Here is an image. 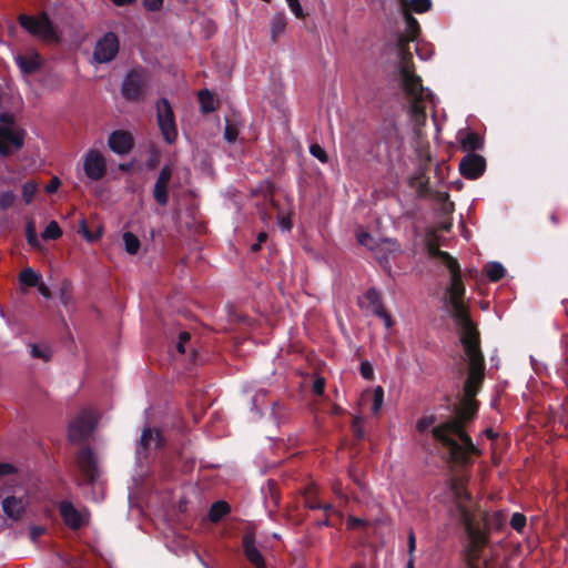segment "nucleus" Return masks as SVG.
I'll return each instance as SVG.
<instances>
[{"label": "nucleus", "instance_id": "0e129e2a", "mask_svg": "<svg viewBox=\"0 0 568 568\" xmlns=\"http://www.w3.org/2000/svg\"><path fill=\"white\" fill-rule=\"evenodd\" d=\"M266 237L267 236H266L265 233H260L257 240H258L260 243H262V242L266 241Z\"/></svg>", "mask_w": 568, "mask_h": 568}, {"label": "nucleus", "instance_id": "13d9d810", "mask_svg": "<svg viewBox=\"0 0 568 568\" xmlns=\"http://www.w3.org/2000/svg\"><path fill=\"white\" fill-rule=\"evenodd\" d=\"M484 435L491 440H495L498 437V434L494 432L493 428H486L484 430Z\"/></svg>", "mask_w": 568, "mask_h": 568}, {"label": "nucleus", "instance_id": "8fccbe9b", "mask_svg": "<svg viewBox=\"0 0 568 568\" xmlns=\"http://www.w3.org/2000/svg\"><path fill=\"white\" fill-rule=\"evenodd\" d=\"M278 227L283 231V232H288L292 227V221L290 219V216H281L278 219Z\"/></svg>", "mask_w": 568, "mask_h": 568}, {"label": "nucleus", "instance_id": "a878e982", "mask_svg": "<svg viewBox=\"0 0 568 568\" xmlns=\"http://www.w3.org/2000/svg\"><path fill=\"white\" fill-rule=\"evenodd\" d=\"M460 145L463 151L475 153V151L483 149L484 140L477 132L469 131L460 138Z\"/></svg>", "mask_w": 568, "mask_h": 568}, {"label": "nucleus", "instance_id": "864d4df0", "mask_svg": "<svg viewBox=\"0 0 568 568\" xmlns=\"http://www.w3.org/2000/svg\"><path fill=\"white\" fill-rule=\"evenodd\" d=\"M14 467L11 464L0 463V475H9L14 471Z\"/></svg>", "mask_w": 568, "mask_h": 568}, {"label": "nucleus", "instance_id": "ddd939ff", "mask_svg": "<svg viewBox=\"0 0 568 568\" xmlns=\"http://www.w3.org/2000/svg\"><path fill=\"white\" fill-rule=\"evenodd\" d=\"M29 504L30 499L27 491L21 494L14 491L3 498L2 510L8 519L16 523L23 518Z\"/></svg>", "mask_w": 568, "mask_h": 568}, {"label": "nucleus", "instance_id": "f8f14e48", "mask_svg": "<svg viewBox=\"0 0 568 568\" xmlns=\"http://www.w3.org/2000/svg\"><path fill=\"white\" fill-rule=\"evenodd\" d=\"M357 240L359 244L368 247L376 260L379 262V264L384 267L386 272L389 271L390 264H389V253H390V244L388 240L384 239L381 241H377L373 239V236L366 232H361L357 234Z\"/></svg>", "mask_w": 568, "mask_h": 568}, {"label": "nucleus", "instance_id": "c756f323", "mask_svg": "<svg viewBox=\"0 0 568 568\" xmlns=\"http://www.w3.org/2000/svg\"><path fill=\"white\" fill-rule=\"evenodd\" d=\"M485 272L490 282H498L506 275V268L499 262H489L485 265Z\"/></svg>", "mask_w": 568, "mask_h": 568}, {"label": "nucleus", "instance_id": "393cba45", "mask_svg": "<svg viewBox=\"0 0 568 568\" xmlns=\"http://www.w3.org/2000/svg\"><path fill=\"white\" fill-rule=\"evenodd\" d=\"M14 61L24 74L32 73L40 67V57L33 51L24 55L17 54Z\"/></svg>", "mask_w": 568, "mask_h": 568}, {"label": "nucleus", "instance_id": "c9c22d12", "mask_svg": "<svg viewBox=\"0 0 568 568\" xmlns=\"http://www.w3.org/2000/svg\"><path fill=\"white\" fill-rule=\"evenodd\" d=\"M199 100L204 112H211L214 110L213 97L209 90L201 91Z\"/></svg>", "mask_w": 568, "mask_h": 568}, {"label": "nucleus", "instance_id": "473e14b6", "mask_svg": "<svg viewBox=\"0 0 568 568\" xmlns=\"http://www.w3.org/2000/svg\"><path fill=\"white\" fill-rule=\"evenodd\" d=\"M30 353L32 357H37L47 362L51 358V348L45 344H32L30 345Z\"/></svg>", "mask_w": 568, "mask_h": 568}, {"label": "nucleus", "instance_id": "1a4fd4ad", "mask_svg": "<svg viewBox=\"0 0 568 568\" xmlns=\"http://www.w3.org/2000/svg\"><path fill=\"white\" fill-rule=\"evenodd\" d=\"M158 124L168 143H173L178 138V130L173 110L166 99H161L156 103Z\"/></svg>", "mask_w": 568, "mask_h": 568}, {"label": "nucleus", "instance_id": "b1692460", "mask_svg": "<svg viewBox=\"0 0 568 568\" xmlns=\"http://www.w3.org/2000/svg\"><path fill=\"white\" fill-rule=\"evenodd\" d=\"M384 402V390L381 386L375 387L373 390H365L362 395V404L369 405L373 414H377Z\"/></svg>", "mask_w": 568, "mask_h": 568}, {"label": "nucleus", "instance_id": "9d476101", "mask_svg": "<svg viewBox=\"0 0 568 568\" xmlns=\"http://www.w3.org/2000/svg\"><path fill=\"white\" fill-rule=\"evenodd\" d=\"M146 85V72L143 70H132L125 75L121 92L126 100L139 101L143 98Z\"/></svg>", "mask_w": 568, "mask_h": 568}, {"label": "nucleus", "instance_id": "bf43d9fd", "mask_svg": "<svg viewBox=\"0 0 568 568\" xmlns=\"http://www.w3.org/2000/svg\"><path fill=\"white\" fill-rule=\"evenodd\" d=\"M549 220H550V222H551L554 225H556V226H557V225H559V223H560V219H559V215H558V213H557V212H551V213L549 214Z\"/></svg>", "mask_w": 568, "mask_h": 568}, {"label": "nucleus", "instance_id": "c85d7f7f", "mask_svg": "<svg viewBox=\"0 0 568 568\" xmlns=\"http://www.w3.org/2000/svg\"><path fill=\"white\" fill-rule=\"evenodd\" d=\"M40 280L41 274L31 267L23 270L19 275V282L22 287H33L39 284Z\"/></svg>", "mask_w": 568, "mask_h": 568}, {"label": "nucleus", "instance_id": "9b49d317", "mask_svg": "<svg viewBox=\"0 0 568 568\" xmlns=\"http://www.w3.org/2000/svg\"><path fill=\"white\" fill-rule=\"evenodd\" d=\"M97 424V414L91 409L82 410L69 425V438L79 443L89 437Z\"/></svg>", "mask_w": 568, "mask_h": 568}, {"label": "nucleus", "instance_id": "ea45409f", "mask_svg": "<svg viewBox=\"0 0 568 568\" xmlns=\"http://www.w3.org/2000/svg\"><path fill=\"white\" fill-rule=\"evenodd\" d=\"M310 153L322 163H326L328 161L326 151L320 144H312L310 146Z\"/></svg>", "mask_w": 568, "mask_h": 568}, {"label": "nucleus", "instance_id": "72a5a7b5", "mask_svg": "<svg viewBox=\"0 0 568 568\" xmlns=\"http://www.w3.org/2000/svg\"><path fill=\"white\" fill-rule=\"evenodd\" d=\"M62 232L59 224L55 221H51L44 231L41 233L43 240H57L61 236Z\"/></svg>", "mask_w": 568, "mask_h": 568}, {"label": "nucleus", "instance_id": "680f3d73", "mask_svg": "<svg viewBox=\"0 0 568 568\" xmlns=\"http://www.w3.org/2000/svg\"><path fill=\"white\" fill-rule=\"evenodd\" d=\"M69 301H70V296L65 292H61V302L64 305H68Z\"/></svg>", "mask_w": 568, "mask_h": 568}, {"label": "nucleus", "instance_id": "f257e3e1", "mask_svg": "<svg viewBox=\"0 0 568 568\" xmlns=\"http://www.w3.org/2000/svg\"><path fill=\"white\" fill-rule=\"evenodd\" d=\"M399 13L403 19L404 29L398 31L396 42L393 41V50L398 55L397 81L408 102L407 112L414 124L417 136L420 135V128L425 125L427 114L425 99L430 95L428 89L423 85L422 78L416 73L413 54L409 43L417 41L422 28L413 13L428 12L432 0H398Z\"/></svg>", "mask_w": 568, "mask_h": 568}, {"label": "nucleus", "instance_id": "c03bdc74", "mask_svg": "<svg viewBox=\"0 0 568 568\" xmlns=\"http://www.w3.org/2000/svg\"><path fill=\"white\" fill-rule=\"evenodd\" d=\"M237 135L239 130L233 124L227 123L224 131V136L227 142L233 143L237 139Z\"/></svg>", "mask_w": 568, "mask_h": 568}, {"label": "nucleus", "instance_id": "7c9ffc66", "mask_svg": "<svg viewBox=\"0 0 568 568\" xmlns=\"http://www.w3.org/2000/svg\"><path fill=\"white\" fill-rule=\"evenodd\" d=\"M122 239L124 243V248L129 254L134 255L139 252L141 242L136 235H134L131 232H125Z\"/></svg>", "mask_w": 568, "mask_h": 568}, {"label": "nucleus", "instance_id": "f3484780", "mask_svg": "<svg viewBox=\"0 0 568 568\" xmlns=\"http://www.w3.org/2000/svg\"><path fill=\"white\" fill-rule=\"evenodd\" d=\"M359 304L363 308L378 316L384 322L386 328L390 326V317L383 308L381 295L376 290H368L359 300Z\"/></svg>", "mask_w": 568, "mask_h": 568}, {"label": "nucleus", "instance_id": "5701e85b", "mask_svg": "<svg viewBox=\"0 0 568 568\" xmlns=\"http://www.w3.org/2000/svg\"><path fill=\"white\" fill-rule=\"evenodd\" d=\"M426 248L429 257L439 260L446 267L456 263L457 260L453 257L448 252L439 248L438 239L435 234L432 235L426 242Z\"/></svg>", "mask_w": 568, "mask_h": 568}, {"label": "nucleus", "instance_id": "aec40b11", "mask_svg": "<svg viewBox=\"0 0 568 568\" xmlns=\"http://www.w3.org/2000/svg\"><path fill=\"white\" fill-rule=\"evenodd\" d=\"M60 514L64 523L73 529L80 528L88 521L87 514H82L79 510H77L74 506L69 501L61 503Z\"/></svg>", "mask_w": 568, "mask_h": 568}, {"label": "nucleus", "instance_id": "6e6d98bb", "mask_svg": "<svg viewBox=\"0 0 568 568\" xmlns=\"http://www.w3.org/2000/svg\"><path fill=\"white\" fill-rule=\"evenodd\" d=\"M415 547H416L415 535H414L413 530H410L409 535H408V550L410 554L415 550Z\"/></svg>", "mask_w": 568, "mask_h": 568}, {"label": "nucleus", "instance_id": "2f4dec72", "mask_svg": "<svg viewBox=\"0 0 568 568\" xmlns=\"http://www.w3.org/2000/svg\"><path fill=\"white\" fill-rule=\"evenodd\" d=\"M229 511H230V506L227 503L216 501L212 505L210 513H209V517H210L211 521L216 523Z\"/></svg>", "mask_w": 568, "mask_h": 568}, {"label": "nucleus", "instance_id": "79ce46f5", "mask_svg": "<svg viewBox=\"0 0 568 568\" xmlns=\"http://www.w3.org/2000/svg\"><path fill=\"white\" fill-rule=\"evenodd\" d=\"M142 2L145 10L158 12L162 9L164 0H142Z\"/></svg>", "mask_w": 568, "mask_h": 568}, {"label": "nucleus", "instance_id": "37998d69", "mask_svg": "<svg viewBox=\"0 0 568 568\" xmlns=\"http://www.w3.org/2000/svg\"><path fill=\"white\" fill-rule=\"evenodd\" d=\"M291 12L296 17V18H302L304 14H303V9H302V6L300 3V0H285Z\"/></svg>", "mask_w": 568, "mask_h": 568}, {"label": "nucleus", "instance_id": "603ef678", "mask_svg": "<svg viewBox=\"0 0 568 568\" xmlns=\"http://www.w3.org/2000/svg\"><path fill=\"white\" fill-rule=\"evenodd\" d=\"M44 532V528L40 526H31L30 527V539L31 541L36 542L39 536H41Z\"/></svg>", "mask_w": 568, "mask_h": 568}, {"label": "nucleus", "instance_id": "7ed1b4c3", "mask_svg": "<svg viewBox=\"0 0 568 568\" xmlns=\"http://www.w3.org/2000/svg\"><path fill=\"white\" fill-rule=\"evenodd\" d=\"M478 406L476 398L463 395L459 405L455 407L454 416L432 428L434 439L442 444L448 460L456 466L469 467L474 463L473 457L483 454L466 432V425L476 417Z\"/></svg>", "mask_w": 568, "mask_h": 568}, {"label": "nucleus", "instance_id": "dca6fc26", "mask_svg": "<svg viewBox=\"0 0 568 568\" xmlns=\"http://www.w3.org/2000/svg\"><path fill=\"white\" fill-rule=\"evenodd\" d=\"M485 170V158L476 153H467L459 162V172L468 180H476L480 178Z\"/></svg>", "mask_w": 568, "mask_h": 568}, {"label": "nucleus", "instance_id": "e433bc0d", "mask_svg": "<svg viewBox=\"0 0 568 568\" xmlns=\"http://www.w3.org/2000/svg\"><path fill=\"white\" fill-rule=\"evenodd\" d=\"M27 241L31 246L38 247L40 245L39 237L36 232L34 224L29 222L26 230Z\"/></svg>", "mask_w": 568, "mask_h": 568}, {"label": "nucleus", "instance_id": "412c9836", "mask_svg": "<svg viewBox=\"0 0 568 568\" xmlns=\"http://www.w3.org/2000/svg\"><path fill=\"white\" fill-rule=\"evenodd\" d=\"M172 178V168L169 165H165L162 168L159 178L154 185L153 195L155 201L161 204L165 205L168 203L169 196H168V185Z\"/></svg>", "mask_w": 568, "mask_h": 568}, {"label": "nucleus", "instance_id": "0eeeda50", "mask_svg": "<svg viewBox=\"0 0 568 568\" xmlns=\"http://www.w3.org/2000/svg\"><path fill=\"white\" fill-rule=\"evenodd\" d=\"M19 22L34 38L45 41L55 42L59 40V34L45 13L38 17L21 14Z\"/></svg>", "mask_w": 568, "mask_h": 568}, {"label": "nucleus", "instance_id": "cd10ccee", "mask_svg": "<svg viewBox=\"0 0 568 568\" xmlns=\"http://www.w3.org/2000/svg\"><path fill=\"white\" fill-rule=\"evenodd\" d=\"M287 26V19L285 17V13L277 12L275 13L270 22V29H271V39L273 42H276L278 38L285 32Z\"/></svg>", "mask_w": 568, "mask_h": 568}, {"label": "nucleus", "instance_id": "69168bd1", "mask_svg": "<svg viewBox=\"0 0 568 568\" xmlns=\"http://www.w3.org/2000/svg\"><path fill=\"white\" fill-rule=\"evenodd\" d=\"M136 465H138V467H140V468H141V470H142V473H141V474H138V477H141L142 475H144V474H145V470H144V460H142V465H141V466L139 465V463H138V462H136Z\"/></svg>", "mask_w": 568, "mask_h": 568}, {"label": "nucleus", "instance_id": "774afa93", "mask_svg": "<svg viewBox=\"0 0 568 568\" xmlns=\"http://www.w3.org/2000/svg\"><path fill=\"white\" fill-rule=\"evenodd\" d=\"M407 568H414V564H413L412 559H409V561L407 562Z\"/></svg>", "mask_w": 568, "mask_h": 568}, {"label": "nucleus", "instance_id": "4c0bfd02", "mask_svg": "<svg viewBox=\"0 0 568 568\" xmlns=\"http://www.w3.org/2000/svg\"><path fill=\"white\" fill-rule=\"evenodd\" d=\"M16 200H17V196L13 192H11V191L3 192L0 195V209L7 210V209L11 207L14 204Z\"/></svg>", "mask_w": 568, "mask_h": 568}, {"label": "nucleus", "instance_id": "49530a36", "mask_svg": "<svg viewBox=\"0 0 568 568\" xmlns=\"http://www.w3.org/2000/svg\"><path fill=\"white\" fill-rule=\"evenodd\" d=\"M364 525H365V521L363 519H361V518H357V517H348L347 521H346V526L349 529L361 528Z\"/></svg>", "mask_w": 568, "mask_h": 568}, {"label": "nucleus", "instance_id": "a18cd8bd", "mask_svg": "<svg viewBox=\"0 0 568 568\" xmlns=\"http://www.w3.org/2000/svg\"><path fill=\"white\" fill-rule=\"evenodd\" d=\"M361 374L365 379L373 378L374 369L369 362H363L361 364Z\"/></svg>", "mask_w": 568, "mask_h": 568}, {"label": "nucleus", "instance_id": "4be33fe9", "mask_svg": "<svg viewBox=\"0 0 568 568\" xmlns=\"http://www.w3.org/2000/svg\"><path fill=\"white\" fill-rule=\"evenodd\" d=\"M243 549L247 560L256 568H265V561L260 550L255 546L253 532H247L243 538Z\"/></svg>", "mask_w": 568, "mask_h": 568}, {"label": "nucleus", "instance_id": "6ab92c4d", "mask_svg": "<svg viewBox=\"0 0 568 568\" xmlns=\"http://www.w3.org/2000/svg\"><path fill=\"white\" fill-rule=\"evenodd\" d=\"M77 460L88 481L93 484L99 476L97 460L93 453L89 448H84L79 453Z\"/></svg>", "mask_w": 568, "mask_h": 568}, {"label": "nucleus", "instance_id": "e2e57ef3", "mask_svg": "<svg viewBox=\"0 0 568 568\" xmlns=\"http://www.w3.org/2000/svg\"><path fill=\"white\" fill-rule=\"evenodd\" d=\"M562 307H564V312L568 318V300L562 301Z\"/></svg>", "mask_w": 568, "mask_h": 568}, {"label": "nucleus", "instance_id": "a19ab883", "mask_svg": "<svg viewBox=\"0 0 568 568\" xmlns=\"http://www.w3.org/2000/svg\"><path fill=\"white\" fill-rule=\"evenodd\" d=\"M435 423H436L435 415L422 417L417 422V429H418V432H425L428 427L433 426Z\"/></svg>", "mask_w": 568, "mask_h": 568}, {"label": "nucleus", "instance_id": "20e7f679", "mask_svg": "<svg viewBox=\"0 0 568 568\" xmlns=\"http://www.w3.org/2000/svg\"><path fill=\"white\" fill-rule=\"evenodd\" d=\"M447 268L452 275L450 284L447 287L448 297H445L448 313L459 327V335L478 333L479 331L470 320L468 306L464 302L466 290L458 261L448 265Z\"/></svg>", "mask_w": 568, "mask_h": 568}, {"label": "nucleus", "instance_id": "2eb2a0df", "mask_svg": "<svg viewBox=\"0 0 568 568\" xmlns=\"http://www.w3.org/2000/svg\"><path fill=\"white\" fill-rule=\"evenodd\" d=\"M119 52V39L113 32L105 33L94 49V59L98 62L106 63L113 60Z\"/></svg>", "mask_w": 568, "mask_h": 568}, {"label": "nucleus", "instance_id": "de8ad7c7", "mask_svg": "<svg viewBox=\"0 0 568 568\" xmlns=\"http://www.w3.org/2000/svg\"><path fill=\"white\" fill-rule=\"evenodd\" d=\"M190 339V334L187 332H182L179 335V342L176 345V349L179 353L183 354L185 352L184 343H186Z\"/></svg>", "mask_w": 568, "mask_h": 568}, {"label": "nucleus", "instance_id": "58836bf2", "mask_svg": "<svg viewBox=\"0 0 568 568\" xmlns=\"http://www.w3.org/2000/svg\"><path fill=\"white\" fill-rule=\"evenodd\" d=\"M510 526L516 531H521L526 526V516L520 513L513 514L510 518Z\"/></svg>", "mask_w": 568, "mask_h": 568}, {"label": "nucleus", "instance_id": "4468645a", "mask_svg": "<svg viewBox=\"0 0 568 568\" xmlns=\"http://www.w3.org/2000/svg\"><path fill=\"white\" fill-rule=\"evenodd\" d=\"M163 439L158 429L144 427L139 444L136 446V460L142 465V460H146L149 455L162 446Z\"/></svg>", "mask_w": 568, "mask_h": 568}, {"label": "nucleus", "instance_id": "5fc2aeb1", "mask_svg": "<svg viewBox=\"0 0 568 568\" xmlns=\"http://www.w3.org/2000/svg\"><path fill=\"white\" fill-rule=\"evenodd\" d=\"M36 286L38 287L39 293L43 297H45V298L50 297V290L44 283L41 282V280L39 281V284Z\"/></svg>", "mask_w": 568, "mask_h": 568}, {"label": "nucleus", "instance_id": "bb28decb", "mask_svg": "<svg viewBox=\"0 0 568 568\" xmlns=\"http://www.w3.org/2000/svg\"><path fill=\"white\" fill-rule=\"evenodd\" d=\"M409 186L416 191L418 197L429 194V181L424 172H418L409 179Z\"/></svg>", "mask_w": 568, "mask_h": 568}, {"label": "nucleus", "instance_id": "39448f33", "mask_svg": "<svg viewBox=\"0 0 568 568\" xmlns=\"http://www.w3.org/2000/svg\"><path fill=\"white\" fill-rule=\"evenodd\" d=\"M462 346L468 362L467 377L464 383V396L476 398L480 392L485 378V358L480 348V335L470 333L459 335Z\"/></svg>", "mask_w": 568, "mask_h": 568}, {"label": "nucleus", "instance_id": "f704fd0d", "mask_svg": "<svg viewBox=\"0 0 568 568\" xmlns=\"http://www.w3.org/2000/svg\"><path fill=\"white\" fill-rule=\"evenodd\" d=\"M38 192V184L34 181H27L22 185V196L26 204H30Z\"/></svg>", "mask_w": 568, "mask_h": 568}, {"label": "nucleus", "instance_id": "a211bd4d", "mask_svg": "<svg viewBox=\"0 0 568 568\" xmlns=\"http://www.w3.org/2000/svg\"><path fill=\"white\" fill-rule=\"evenodd\" d=\"M108 145L115 154L123 155L131 151L133 138L129 132L118 130L110 134Z\"/></svg>", "mask_w": 568, "mask_h": 568}, {"label": "nucleus", "instance_id": "052dcab7", "mask_svg": "<svg viewBox=\"0 0 568 568\" xmlns=\"http://www.w3.org/2000/svg\"><path fill=\"white\" fill-rule=\"evenodd\" d=\"M135 0H112V2L118 7H124L132 4Z\"/></svg>", "mask_w": 568, "mask_h": 568}, {"label": "nucleus", "instance_id": "f03ea898", "mask_svg": "<svg viewBox=\"0 0 568 568\" xmlns=\"http://www.w3.org/2000/svg\"><path fill=\"white\" fill-rule=\"evenodd\" d=\"M468 476L455 474L447 480L450 504L448 517L464 528L466 544L462 557L467 568H478V560L488 542L487 532L481 529L480 523L475 519V501L467 488Z\"/></svg>", "mask_w": 568, "mask_h": 568}, {"label": "nucleus", "instance_id": "09e8293b", "mask_svg": "<svg viewBox=\"0 0 568 568\" xmlns=\"http://www.w3.org/2000/svg\"><path fill=\"white\" fill-rule=\"evenodd\" d=\"M362 425H363V420H362V418H361V417H356V418L354 419V423H353V432H354V434H355L358 438H361V437H363V436H364V430H363V426H362Z\"/></svg>", "mask_w": 568, "mask_h": 568}, {"label": "nucleus", "instance_id": "4d7b16f0", "mask_svg": "<svg viewBox=\"0 0 568 568\" xmlns=\"http://www.w3.org/2000/svg\"><path fill=\"white\" fill-rule=\"evenodd\" d=\"M324 385H325L324 379H321V378L316 379L314 382V392L317 394H322L324 390Z\"/></svg>", "mask_w": 568, "mask_h": 568}, {"label": "nucleus", "instance_id": "338daca9", "mask_svg": "<svg viewBox=\"0 0 568 568\" xmlns=\"http://www.w3.org/2000/svg\"><path fill=\"white\" fill-rule=\"evenodd\" d=\"M260 245H261V243H260V242H257V243L253 244V245H252V250H253V251H257V250L260 248Z\"/></svg>", "mask_w": 568, "mask_h": 568}, {"label": "nucleus", "instance_id": "3c124183", "mask_svg": "<svg viewBox=\"0 0 568 568\" xmlns=\"http://www.w3.org/2000/svg\"><path fill=\"white\" fill-rule=\"evenodd\" d=\"M60 185H61V181L59 180V178L53 176L51 179L50 183L45 186V191L48 193H54V192H57V190L59 189Z\"/></svg>", "mask_w": 568, "mask_h": 568}, {"label": "nucleus", "instance_id": "423d86ee", "mask_svg": "<svg viewBox=\"0 0 568 568\" xmlns=\"http://www.w3.org/2000/svg\"><path fill=\"white\" fill-rule=\"evenodd\" d=\"M24 134L11 114L0 115V154L8 155L19 151L24 142Z\"/></svg>", "mask_w": 568, "mask_h": 568}, {"label": "nucleus", "instance_id": "6e6552de", "mask_svg": "<svg viewBox=\"0 0 568 568\" xmlns=\"http://www.w3.org/2000/svg\"><path fill=\"white\" fill-rule=\"evenodd\" d=\"M82 169L90 181L102 180L108 170L104 154L95 148L88 149L82 155Z\"/></svg>", "mask_w": 568, "mask_h": 568}]
</instances>
